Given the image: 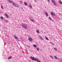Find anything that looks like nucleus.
<instances>
[{
	"instance_id": "obj_31",
	"label": "nucleus",
	"mask_w": 62,
	"mask_h": 62,
	"mask_svg": "<svg viewBox=\"0 0 62 62\" xmlns=\"http://www.w3.org/2000/svg\"><path fill=\"white\" fill-rule=\"evenodd\" d=\"M39 38H41V37H40V36H39Z\"/></svg>"
},
{
	"instance_id": "obj_27",
	"label": "nucleus",
	"mask_w": 62,
	"mask_h": 62,
	"mask_svg": "<svg viewBox=\"0 0 62 62\" xmlns=\"http://www.w3.org/2000/svg\"><path fill=\"white\" fill-rule=\"evenodd\" d=\"M48 18L50 19V20H51V18L50 17H49Z\"/></svg>"
},
{
	"instance_id": "obj_8",
	"label": "nucleus",
	"mask_w": 62,
	"mask_h": 62,
	"mask_svg": "<svg viewBox=\"0 0 62 62\" xmlns=\"http://www.w3.org/2000/svg\"><path fill=\"white\" fill-rule=\"evenodd\" d=\"M28 39L30 41H32V39L31 38L29 37L28 38Z\"/></svg>"
},
{
	"instance_id": "obj_19",
	"label": "nucleus",
	"mask_w": 62,
	"mask_h": 62,
	"mask_svg": "<svg viewBox=\"0 0 62 62\" xmlns=\"http://www.w3.org/2000/svg\"><path fill=\"white\" fill-rule=\"evenodd\" d=\"M19 2L21 4H23V1L21 0H20Z\"/></svg>"
},
{
	"instance_id": "obj_9",
	"label": "nucleus",
	"mask_w": 62,
	"mask_h": 62,
	"mask_svg": "<svg viewBox=\"0 0 62 62\" xmlns=\"http://www.w3.org/2000/svg\"><path fill=\"white\" fill-rule=\"evenodd\" d=\"M59 4H61V5H62V2L60 0H59L58 1Z\"/></svg>"
},
{
	"instance_id": "obj_16",
	"label": "nucleus",
	"mask_w": 62,
	"mask_h": 62,
	"mask_svg": "<svg viewBox=\"0 0 62 62\" xmlns=\"http://www.w3.org/2000/svg\"><path fill=\"white\" fill-rule=\"evenodd\" d=\"M11 58H12V56H10V57H9L8 58V59H10Z\"/></svg>"
},
{
	"instance_id": "obj_5",
	"label": "nucleus",
	"mask_w": 62,
	"mask_h": 62,
	"mask_svg": "<svg viewBox=\"0 0 62 62\" xmlns=\"http://www.w3.org/2000/svg\"><path fill=\"white\" fill-rule=\"evenodd\" d=\"M51 14L52 16L54 15V16H55V14L54 12H51Z\"/></svg>"
},
{
	"instance_id": "obj_23",
	"label": "nucleus",
	"mask_w": 62,
	"mask_h": 62,
	"mask_svg": "<svg viewBox=\"0 0 62 62\" xmlns=\"http://www.w3.org/2000/svg\"><path fill=\"white\" fill-rule=\"evenodd\" d=\"M4 21L6 22H8V20H6L5 19H4Z\"/></svg>"
},
{
	"instance_id": "obj_11",
	"label": "nucleus",
	"mask_w": 62,
	"mask_h": 62,
	"mask_svg": "<svg viewBox=\"0 0 62 62\" xmlns=\"http://www.w3.org/2000/svg\"><path fill=\"white\" fill-rule=\"evenodd\" d=\"M45 14L47 16H49V15H48L47 12H46L45 13Z\"/></svg>"
},
{
	"instance_id": "obj_6",
	"label": "nucleus",
	"mask_w": 62,
	"mask_h": 62,
	"mask_svg": "<svg viewBox=\"0 0 62 62\" xmlns=\"http://www.w3.org/2000/svg\"><path fill=\"white\" fill-rule=\"evenodd\" d=\"M8 1L9 3H12L13 2L12 0H8Z\"/></svg>"
},
{
	"instance_id": "obj_32",
	"label": "nucleus",
	"mask_w": 62,
	"mask_h": 62,
	"mask_svg": "<svg viewBox=\"0 0 62 62\" xmlns=\"http://www.w3.org/2000/svg\"><path fill=\"white\" fill-rule=\"evenodd\" d=\"M61 62H62V59L61 60Z\"/></svg>"
},
{
	"instance_id": "obj_20",
	"label": "nucleus",
	"mask_w": 62,
	"mask_h": 62,
	"mask_svg": "<svg viewBox=\"0 0 62 62\" xmlns=\"http://www.w3.org/2000/svg\"><path fill=\"white\" fill-rule=\"evenodd\" d=\"M54 49L55 51H57V49L55 47L54 48Z\"/></svg>"
},
{
	"instance_id": "obj_14",
	"label": "nucleus",
	"mask_w": 62,
	"mask_h": 62,
	"mask_svg": "<svg viewBox=\"0 0 62 62\" xmlns=\"http://www.w3.org/2000/svg\"><path fill=\"white\" fill-rule=\"evenodd\" d=\"M36 32L37 33H38V34H39V30H37L36 31Z\"/></svg>"
},
{
	"instance_id": "obj_25",
	"label": "nucleus",
	"mask_w": 62,
	"mask_h": 62,
	"mask_svg": "<svg viewBox=\"0 0 62 62\" xmlns=\"http://www.w3.org/2000/svg\"><path fill=\"white\" fill-rule=\"evenodd\" d=\"M50 57L52 58V59H54V58L53 57V56H50Z\"/></svg>"
},
{
	"instance_id": "obj_29",
	"label": "nucleus",
	"mask_w": 62,
	"mask_h": 62,
	"mask_svg": "<svg viewBox=\"0 0 62 62\" xmlns=\"http://www.w3.org/2000/svg\"><path fill=\"white\" fill-rule=\"evenodd\" d=\"M47 1H48V2H50V0H47Z\"/></svg>"
},
{
	"instance_id": "obj_13",
	"label": "nucleus",
	"mask_w": 62,
	"mask_h": 62,
	"mask_svg": "<svg viewBox=\"0 0 62 62\" xmlns=\"http://www.w3.org/2000/svg\"><path fill=\"white\" fill-rule=\"evenodd\" d=\"M33 46L34 47V48H37V45H33Z\"/></svg>"
},
{
	"instance_id": "obj_26",
	"label": "nucleus",
	"mask_w": 62,
	"mask_h": 62,
	"mask_svg": "<svg viewBox=\"0 0 62 62\" xmlns=\"http://www.w3.org/2000/svg\"><path fill=\"white\" fill-rule=\"evenodd\" d=\"M1 8H2L3 9H4V8H3V7L2 6H1Z\"/></svg>"
},
{
	"instance_id": "obj_21",
	"label": "nucleus",
	"mask_w": 62,
	"mask_h": 62,
	"mask_svg": "<svg viewBox=\"0 0 62 62\" xmlns=\"http://www.w3.org/2000/svg\"><path fill=\"white\" fill-rule=\"evenodd\" d=\"M30 20L32 22H35V21L33 19L31 20V19H30Z\"/></svg>"
},
{
	"instance_id": "obj_34",
	"label": "nucleus",
	"mask_w": 62,
	"mask_h": 62,
	"mask_svg": "<svg viewBox=\"0 0 62 62\" xmlns=\"http://www.w3.org/2000/svg\"><path fill=\"white\" fill-rule=\"evenodd\" d=\"M29 47H30V46H29Z\"/></svg>"
},
{
	"instance_id": "obj_18",
	"label": "nucleus",
	"mask_w": 62,
	"mask_h": 62,
	"mask_svg": "<svg viewBox=\"0 0 62 62\" xmlns=\"http://www.w3.org/2000/svg\"><path fill=\"white\" fill-rule=\"evenodd\" d=\"M0 18L1 19H2V20H4V18H3V16H0Z\"/></svg>"
},
{
	"instance_id": "obj_12",
	"label": "nucleus",
	"mask_w": 62,
	"mask_h": 62,
	"mask_svg": "<svg viewBox=\"0 0 62 62\" xmlns=\"http://www.w3.org/2000/svg\"><path fill=\"white\" fill-rule=\"evenodd\" d=\"M29 7H30V8H32V6H31V5L30 4L29 5Z\"/></svg>"
},
{
	"instance_id": "obj_10",
	"label": "nucleus",
	"mask_w": 62,
	"mask_h": 62,
	"mask_svg": "<svg viewBox=\"0 0 62 62\" xmlns=\"http://www.w3.org/2000/svg\"><path fill=\"white\" fill-rule=\"evenodd\" d=\"M14 37L16 39H18V38L17 37V36H16L15 35H14Z\"/></svg>"
},
{
	"instance_id": "obj_2",
	"label": "nucleus",
	"mask_w": 62,
	"mask_h": 62,
	"mask_svg": "<svg viewBox=\"0 0 62 62\" xmlns=\"http://www.w3.org/2000/svg\"><path fill=\"white\" fill-rule=\"evenodd\" d=\"M22 26L23 27V28L25 29H27V25L24 23H22Z\"/></svg>"
},
{
	"instance_id": "obj_28",
	"label": "nucleus",
	"mask_w": 62,
	"mask_h": 62,
	"mask_svg": "<svg viewBox=\"0 0 62 62\" xmlns=\"http://www.w3.org/2000/svg\"><path fill=\"white\" fill-rule=\"evenodd\" d=\"M41 40H43V39H42V38H41Z\"/></svg>"
},
{
	"instance_id": "obj_7",
	"label": "nucleus",
	"mask_w": 62,
	"mask_h": 62,
	"mask_svg": "<svg viewBox=\"0 0 62 62\" xmlns=\"http://www.w3.org/2000/svg\"><path fill=\"white\" fill-rule=\"evenodd\" d=\"M5 16L7 17V18H9V16H8V15L7 14V13H5Z\"/></svg>"
},
{
	"instance_id": "obj_3",
	"label": "nucleus",
	"mask_w": 62,
	"mask_h": 62,
	"mask_svg": "<svg viewBox=\"0 0 62 62\" xmlns=\"http://www.w3.org/2000/svg\"><path fill=\"white\" fill-rule=\"evenodd\" d=\"M12 4L13 6H15V7H19L18 5L17 4L15 3H13Z\"/></svg>"
},
{
	"instance_id": "obj_1",
	"label": "nucleus",
	"mask_w": 62,
	"mask_h": 62,
	"mask_svg": "<svg viewBox=\"0 0 62 62\" xmlns=\"http://www.w3.org/2000/svg\"><path fill=\"white\" fill-rule=\"evenodd\" d=\"M30 58L31 59H32L33 61L34 60V61H36V60L37 62H41L40 61H39V59H38L37 58L35 59V58H34V57H33L32 56H31L30 57Z\"/></svg>"
},
{
	"instance_id": "obj_17",
	"label": "nucleus",
	"mask_w": 62,
	"mask_h": 62,
	"mask_svg": "<svg viewBox=\"0 0 62 62\" xmlns=\"http://www.w3.org/2000/svg\"><path fill=\"white\" fill-rule=\"evenodd\" d=\"M24 4L26 6H27V4L26 2H24Z\"/></svg>"
},
{
	"instance_id": "obj_30",
	"label": "nucleus",
	"mask_w": 62,
	"mask_h": 62,
	"mask_svg": "<svg viewBox=\"0 0 62 62\" xmlns=\"http://www.w3.org/2000/svg\"><path fill=\"white\" fill-rule=\"evenodd\" d=\"M52 45H54V44H53V43H52Z\"/></svg>"
},
{
	"instance_id": "obj_33",
	"label": "nucleus",
	"mask_w": 62,
	"mask_h": 62,
	"mask_svg": "<svg viewBox=\"0 0 62 62\" xmlns=\"http://www.w3.org/2000/svg\"><path fill=\"white\" fill-rule=\"evenodd\" d=\"M51 43V44H52L53 43Z\"/></svg>"
},
{
	"instance_id": "obj_15",
	"label": "nucleus",
	"mask_w": 62,
	"mask_h": 62,
	"mask_svg": "<svg viewBox=\"0 0 62 62\" xmlns=\"http://www.w3.org/2000/svg\"><path fill=\"white\" fill-rule=\"evenodd\" d=\"M46 39V40H49V39L46 36H45Z\"/></svg>"
},
{
	"instance_id": "obj_22",
	"label": "nucleus",
	"mask_w": 62,
	"mask_h": 62,
	"mask_svg": "<svg viewBox=\"0 0 62 62\" xmlns=\"http://www.w3.org/2000/svg\"><path fill=\"white\" fill-rule=\"evenodd\" d=\"M36 50H37V51H39V48L38 47H37V48Z\"/></svg>"
},
{
	"instance_id": "obj_4",
	"label": "nucleus",
	"mask_w": 62,
	"mask_h": 62,
	"mask_svg": "<svg viewBox=\"0 0 62 62\" xmlns=\"http://www.w3.org/2000/svg\"><path fill=\"white\" fill-rule=\"evenodd\" d=\"M52 1L53 2V4H54V5L55 6H56V5H57L56 3L54 1V0H52Z\"/></svg>"
},
{
	"instance_id": "obj_24",
	"label": "nucleus",
	"mask_w": 62,
	"mask_h": 62,
	"mask_svg": "<svg viewBox=\"0 0 62 62\" xmlns=\"http://www.w3.org/2000/svg\"><path fill=\"white\" fill-rule=\"evenodd\" d=\"M54 57L55 58V59H57V58L56 56H54Z\"/></svg>"
}]
</instances>
